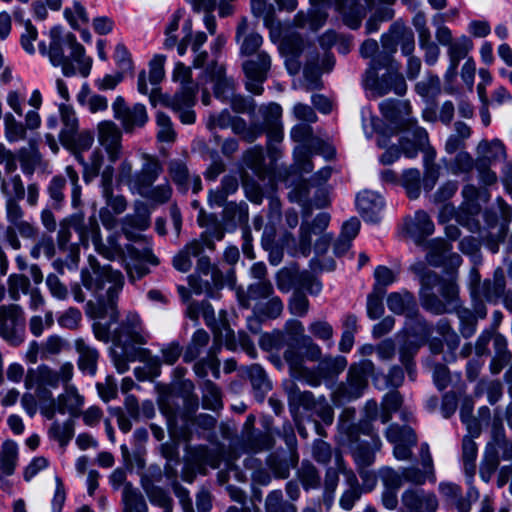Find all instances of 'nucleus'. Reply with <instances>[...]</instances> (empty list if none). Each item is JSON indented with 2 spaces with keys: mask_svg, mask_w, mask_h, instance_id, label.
<instances>
[{
  "mask_svg": "<svg viewBox=\"0 0 512 512\" xmlns=\"http://www.w3.org/2000/svg\"><path fill=\"white\" fill-rule=\"evenodd\" d=\"M209 81L214 83L213 90L216 98L228 101L233 96L236 83L233 78L227 77L225 67L213 62L205 69Z\"/></svg>",
  "mask_w": 512,
  "mask_h": 512,
  "instance_id": "obj_25",
  "label": "nucleus"
},
{
  "mask_svg": "<svg viewBox=\"0 0 512 512\" xmlns=\"http://www.w3.org/2000/svg\"><path fill=\"white\" fill-rule=\"evenodd\" d=\"M113 341L116 345L145 344L148 334L145 332L142 320L137 313L129 312L125 319L113 331Z\"/></svg>",
  "mask_w": 512,
  "mask_h": 512,
  "instance_id": "obj_17",
  "label": "nucleus"
},
{
  "mask_svg": "<svg viewBox=\"0 0 512 512\" xmlns=\"http://www.w3.org/2000/svg\"><path fill=\"white\" fill-rule=\"evenodd\" d=\"M478 151L483 155V158H480L483 162L492 163L506 159L505 146L497 139L491 142L482 141L478 145Z\"/></svg>",
  "mask_w": 512,
  "mask_h": 512,
  "instance_id": "obj_52",
  "label": "nucleus"
},
{
  "mask_svg": "<svg viewBox=\"0 0 512 512\" xmlns=\"http://www.w3.org/2000/svg\"><path fill=\"white\" fill-rule=\"evenodd\" d=\"M285 391L291 409L302 407L304 410L316 414L325 424L333 422V410L324 398L315 399L312 392L301 391L293 382L285 385Z\"/></svg>",
  "mask_w": 512,
  "mask_h": 512,
  "instance_id": "obj_9",
  "label": "nucleus"
},
{
  "mask_svg": "<svg viewBox=\"0 0 512 512\" xmlns=\"http://www.w3.org/2000/svg\"><path fill=\"white\" fill-rule=\"evenodd\" d=\"M493 348L494 356L490 361L489 370L493 375H497L511 363L512 352L508 349L506 337L500 333H496L493 337Z\"/></svg>",
  "mask_w": 512,
  "mask_h": 512,
  "instance_id": "obj_36",
  "label": "nucleus"
},
{
  "mask_svg": "<svg viewBox=\"0 0 512 512\" xmlns=\"http://www.w3.org/2000/svg\"><path fill=\"white\" fill-rule=\"evenodd\" d=\"M196 265V274L188 278L189 285L196 294L205 293L212 296L214 290H219L224 286L223 274L211 264L208 256H198Z\"/></svg>",
  "mask_w": 512,
  "mask_h": 512,
  "instance_id": "obj_11",
  "label": "nucleus"
},
{
  "mask_svg": "<svg viewBox=\"0 0 512 512\" xmlns=\"http://www.w3.org/2000/svg\"><path fill=\"white\" fill-rule=\"evenodd\" d=\"M74 347L78 353L77 365L79 370L90 376H94L97 372V364L99 352L82 338H78L74 342Z\"/></svg>",
  "mask_w": 512,
  "mask_h": 512,
  "instance_id": "obj_33",
  "label": "nucleus"
},
{
  "mask_svg": "<svg viewBox=\"0 0 512 512\" xmlns=\"http://www.w3.org/2000/svg\"><path fill=\"white\" fill-rule=\"evenodd\" d=\"M374 371V363L368 359L351 365L346 382L341 383L337 389L338 396L347 401L361 397L368 385V378L373 376Z\"/></svg>",
  "mask_w": 512,
  "mask_h": 512,
  "instance_id": "obj_10",
  "label": "nucleus"
},
{
  "mask_svg": "<svg viewBox=\"0 0 512 512\" xmlns=\"http://www.w3.org/2000/svg\"><path fill=\"white\" fill-rule=\"evenodd\" d=\"M203 251V245L200 240L193 239L189 241L173 257V267L179 272H188L192 267V258L200 256L203 253Z\"/></svg>",
  "mask_w": 512,
  "mask_h": 512,
  "instance_id": "obj_37",
  "label": "nucleus"
},
{
  "mask_svg": "<svg viewBox=\"0 0 512 512\" xmlns=\"http://www.w3.org/2000/svg\"><path fill=\"white\" fill-rule=\"evenodd\" d=\"M373 421L362 417L357 424L348 427L347 442L373 441L374 436H379L373 426Z\"/></svg>",
  "mask_w": 512,
  "mask_h": 512,
  "instance_id": "obj_44",
  "label": "nucleus"
},
{
  "mask_svg": "<svg viewBox=\"0 0 512 512\" xmlns=\"http://www.w3.org/2000/svg\"><path fill=\"white\" fill-rule=\"evenodd\" d=\"M243 62L242 68L248 79L246 89L255 94L261 95L264 91L263 83L267 80L271 68V58L265 51H259L256 55Z\"/></svg>",
  "mask_w": 512,
  "mask_h": 512,
  "instance_id": "obj_15",
  "label": "nucleus"
},
{
  "mask_svg": "<svg viewBox=\"0 0 512 512\" xmlns=\"http://www.w3.org/2000/svg\"><path fill=\"white\" fill-rule=\"evenodd\" d=\"M123 130L112 120H103L97 125V138L104 148L111 163H115L122 155Z\"/></svg>",
  "mask_w": 512,
  "mask_h": 512,
  "instance_id": "obj_19",
  "label": "nucleus"
},
{
  "mask_svg": "<svg viewBox=\"0 0 512 512\" xmlns=\"http://www.w3.org/2000/svg\"><path fill=\"white\" fill-rule=\"evenodd\" d=\"M123 512H148L144 496L138 488L127 485L122 489Z\"/></svg>",
  "mask_w": 512,
  "mask_h": 512,
  "instance_id": "obj_43",
  "label": "nucleus"
},
{
  "mask_svg": "<svg viewBox=\"0 0 512 512\" xmlns=\"http://www.w3.org/2000/svg\"><path fill=\"white\" fill-rule=\"evenodd\" d=\"M88 260L92 273L88 270H82L81 281L83 286L94 293H98L104 289L105 283L110 284L101 302L102 308L109 317V324L96 322L92 326L95 338L108 343L111 339L110 325L116 323L119 318L117 301L124 286V276L120 271L113 270L110 266H100L93 256H89Z\"/></svg>",
  "mask_w": 512,
  "mask_h": 512,
  "instance_id": "obj_1",
  "label": "nucleus"
},
{
  "mask_svg": "<svg viewBox=\"0 0 512 512\" xmlns=\"http://www.w3.org/2000/svg\"><path fill=\"white\" fill-rule=\"evenodd\" d=\"M453 313H455L459 319V331L462 337L466 339L471 338L477 330L478 319H481L476 314L474 308L471 310L463 307L459 301L455 305Z\"/></svg>",
  "mask_w": 512,
  "mask_h": 512,
  "instance_id": "obj_40",
  "label": "nucleus"
},
{
  "mask_svg": "<svg viewBox=\"0 0 512 512\" xmlns=\"http://www.w3.org/2000/svg\"><path fill=\"white\" fill-rule=\"evenodd\" d=\"M73 373L74 367L70 362L62 364L58 371L42 365L37 369V380L40 386L57 388L60 384L64 386L68 384L73 377Z\"/></svg>",
  "mask_w": 512,
  "mask_h": 512,
  "instance_id": "obj_27",
  "label": "nucleus"
},
{
  "mask_svg": "<svg viewBox=\"0 0 512 512\" xmlns=\"http://www.w3.org/2000/svg\"><path fill=\"white\" fill-rule=\"evenodd\" d=\"M407 230L416 242L420 243L434 233L435 226L430 216L425 211L419 210L415 213V217L408 225Z\"/></svg>",
  "mask_w": 512,
  "mask_h": 512,
  "instance_id": "obj_39",
  "label": "nucleus"
},
{
  "mask_svg": "<svg viewBox=\"0 0 512 512\" xmlns=\"http://www.w3.org/2000/svg\"><path fill=\"white\" fill-rule=\"evenodd\" d=\"M427 261L433 266H442L449 262L453 267H459L462 258L452 252V245L444 239H434L430 243V251L427 254Z\"/></svg>",
  "mask_w": 512,
  "mask_h": 512,
  "instance_id": "obj_29",
  "label": "nucleus"
},
{
  "mask_svg": "<svg viewBox=\"0 0 512 512\" xmlns=\"http://www.w3.org/2000/svg\"><path fill=\"white\" fill-rule=\"evenodd\" d=\"M82 240L90 237L95 250L99 255L107 260H122L125 261L126 247L123 248L120 244V235L113 233L103 241L101 238L100 227L95 217H90L88 222L79 228Z\"/></svg>",
  "mask_w": 512,
  "mask_h": 512,
  "instance_id": "obj_6",
  "label": "nucleus"
},
{
  "mask_svg": "<svg viewBox=\"0 0 512 512\" xmlns=\"http://www.w3.org/2000/svg\"><path fill=\"white\" fill-rule=\"evenodd\" d=\"M322 351L320 346L314 342L311 336L303 338V341L297 346L289 344L284 351L283 357L289 366L290 374L296 379H305L311 385L320 384L318 379H309L310 371L304 366V360L318 361L320 360Z\"/></svg>",
  "mask_w": 512,
  "mask_h": 512,
  "instance_id": "obj_5",
  "label": "nucleus"
},
{
  "mask_svg": "<svg viewBox=\"0 0 512 512\" xmlns=\"http://www.w3.org/2000/svg\"><path fill=\"white\" fill-rule=\"evenodd\" d=\"M57 410L64 415L68 413L71 417H78L84 405V397L81 396L75 386L65 385L64 392L58 395Z\"/></svg>",
  "mask_w": 512,
  "mask_h": 512,
  "instance_id": "obj_34",
  "label": "nucleus"
},
{
  "mask_svg": "<svg viewBox=\"0 0 512 512\" xmlns=\"http://www.w3.org/2000/svg\"><path fill=\"white\" fill-rule=\"evenodd\" d=\"M243 161L245 165L250 168L258 178H265V156L261 147H253L247 150L244 154Z\"/></svg>",
  "mask_w": 512,
  "mask_h": 512,
  "instance_id": "obj_55",
  "label": "nucleus"
},
{
  "mask_svg": "<svg viewBox=\"0 0 512 512\" xmlns=\"http://www.w3.org/2000/svg\"><path fill=\"white\" fill-rule=\"evenodd\" d=\"M202 389V406L204 409L216 411L223 407L222 393L220 388L211 380L203 381Z\"/></svg>",
  "mask_w": 512,
  "mask_h": 512,
  "instance_id": "obj_50",
  "label": "nucleus"
},
{
  "mask_svg": "<svg viewBox=\"0 0 512 512\" xmlns=\"http://www.w3.org/2000/svg\"><path fill=\"white\" fill-rule=\"evenodd\" d=\"M501 460H512V442L506 436L502 420L495 417L492 422L490 440L487 442L479 465V476L489 483L499 468Z\"/></svg>",
  "mask_w": 512,
  "mask_h": 512,
  "instance_id": "obj_4",
  "label": "nucleus"
},
{
  "mask_svg": "<svg viewBox=\"0 0 512 512\" xmlns=\"http://www.w3.org/2000/svg\"><path fill=\"white\" fill-rule=\"evenodd\" d=\"M172 193L173 190L170 183L165 181L164 183L156 186L152 185L147 190H142V192H139L138 194L151 202L164 204L171 199Z\"/></svg>",
  "mask_w": 512,
  "mask_h": 512,
  "instance_id": "obj_63",
  "label": "nucleus"
},
{
  "mask_svg": "<svg viewBox=\"0 0 512 512\" xmlns=\"http://www.w3.org/2000/svg\"><path fill=\"white\" fill-rule=\"evenodd\" d=\"M364 85L377 97L391 91L398 96H403L407 92L405 78L400 73V63L389 53H379L370 61Z\"/></svg>",
  "mask_w": 512,
  "mask_h": 512,
  "instance_id": "obj_3",
  "label": "nucleus"
},
{
  "mask_svg": "<svg viewBox=\"0 0 512 512\" xmlns=\"http://www.w3.org/2000/svg\"><path fill=\"white\" fill-rule=\"evenodd\" d=\"M113 117L121 124L126 134H132L143 128L148 122L146 107L141 103L128 104L122 96H117L112 103Z\"/></svg>",
  "mask_w": 512,
  "mask_h": 512,
  "instance_id": "obj_12",
  "label": "nucleus"
},
{
  "mask_svg": "<svg viewBox=\"0 0 512 512\" xmlns=\"http://www.w3.org/2000/svg\"><path fill=\"white\" fill-rule=\"evenodd\" d=\"M144 483L145 484L142 489L147 495L151 504L161 508H169L173 504V499L170 497L168 491H166L164 488L156 484H150L147 481Z\"/></svg>",
  "mask_w": 512,
  "mask_h": 512,
  "instance_id": "obj_60",
  "label": "nucleus"
},
{
  "mask_svg": "<svg viewBox=\"0 0 512 512\" xmlns=\"http://www.w3.org/2000/svg\"><path fill=\"white\" fill-rule=\"evenodd\" d=\"M75 422L68 419L63 423L54 421L48 429V437L50 440L58 442L60 447L65 448L74 436Z\"/></svg>",
  "mask_w": 512,
  "mask_h": 512,
  "instance_id": "obj_47",
  "label": "nucleus"
},
{
  "mask_svg": "<svg viewBox=\"0 0 512 512\" xmlns=\"http://www.w3.org/2000/svg\"><path fill=\"white\" fill-rule=\"evenodd\" d=\"M141 168L135 171L133 179L134 192L139 193L154 185L164 171L161 160L156 155L143 153Z\"/></svg>",
  "mask_w": 512,
  "mask_h": 512,
  "instance_id": "obj_21",
  "label": "nucleus"
},
{
  "mask_svg": "<svg viewBox=\"0 0 512 512\" xmlns=\"http://www.w3.org/2000/svg\"><path fill=\"white\" fill-rule=\"evenodd\" d=\"M401 185L410 199H417L421 192V173L416 168L407 169L402 173Z\"/></svg>",
  "mask_w": 512,
  "mask_h": 512,
  "instance_id": "obj_57",
  "label": "nucleus"
},
{
  "mask_svg": "<svg viewBox=\"0 0 512 512\" xmlns=\"http://www.w3.org/2000/svg\"><path fill=\"white\" fill-rule=\"evenodd\" d=\"M236 42L240 45V54L244 56L256 55L259 48L262 46V36L249 29L246 19H242L236 29L235 35Z\"/></svg>",
  "mask_w": 512,
  "mask_h": 512,
  "instance_id": "obj_31",
  "label": "nucleus"
},
{
  "mask_svg": "<svg viewBox=\"0 0 512 512\" xmlns=\"http://www.w3.org/2000/svg\"><path fill=\"white\" fill-rule=\"evenodd\" d=\"M126 252L130 260L125 258L123 263L131 283H135L150 273L146 264L159 265V259L153 254L151 245L144 244L142 248H138L134 244H127Z\"/></svg>",
  "mask_w": 512,
  "mask_h": 512,
  "instance_id": "obj_14",
  "label": "nucleus"
},
{
  "mask_svg": "<svg viewBox=\"0 0 512 512\" xmlns=\"http://www.w3.org/2000/svg\"><path fill=\"white\" fill-rule=\"evenodd\" d=\"M336 8L343 16L344 23L351 29H358L366 16V8L360 0H335Z\"/></svg>",
  "mask_w": 512,
  "mask_h": 512,
  "instance_id": "obj_35",
  "label": "nucleus"
},
{
  "mask_svg": "<svg viewBox=\"0 0 512 512\" xmlns=\"http://www.w3.org/2000/svg\"><path fill=\"white\" fill-rule=\"evenodd\" d=\"M380 111L387 120L397 123L400 121L401 115L409 117L410 104L408 102H400L393 99H386L379 105Z\"/></svg>",
  "mask_w": 512,
  "mask_h": 512,
  "instance_id": "obj_51",
  "label": "nucleus"
},
{
  "mask_svg": "<svg viewBox=\"0 0 512 512\" xmlns=\"http://www.w3.org/2000/svg\"><path fill=\"white\" fill-rule=\"evenodd\" d=\"M385 437L390 443H404L417 444V436L415 431L409 426H400L396 423L390 424L386 431Z\"/></svg>",
  "mask_w": 512,
  "mask_h": 512,
  "instance_id": "obj_54",
  "label": "nucleus"
},
{
  "mask_svg": "<svg viewBox=\"0 0 512 512\" xmlns=\"http://www.w3.org/2000/svg\"><path fill=\"white\" fill-rule=\"evenodd\" d=\"M347 360L343 356L325 357L318 365L319 374L325 378L334 377L345 370Z\"/></svg>",
  "mask_w": 512,
  "mask_h": 512,
  "instance_id": "obj_62",
  "label": "nucleus"
},
{
  "mask_svg": "<svg viewBox=\"0 0 512 512\" xmlns=\"http://www.w3.org/2000/svg\"><path fill=\"white\" fill-rule=\"evenodd\" d=\"M400 129L410 133L413 140L401 138L399 142L400 153L402 152L407 158H415L420 149H424L428 145L429 137L427 131L417 125V121L413 118H405L401 121Z\"/></svg>",
  "mask_w": 512,
  "mask_h": 512,
  "instance_id": "obj_20",
  "label": "nucleus"
},
{
  "mask_svg": "<svg viewBox=\"0 0 512 512\" xmlns=\"http://www.w3.org/2000/svg\"><path fill=\"white\" fill-rule=\"evenodd\" d=\"M327 14L322 10V6L313 7L307 14L300 11L295 16V24L298 27L309 25L311 29H319L325 22Z\"/></svg>",
  "mask_w": 512,
  "mask_h": 512,
  "instance_id": "obj_56",
  "label": "nucleus"
},
{
  "mask_svg": "<svg viewBox=\"0 0 512 512\" xmlns=\"http://www.w3.org/2000/svg\"><path fill=\"white\" fill-rule=\"evenodd\" d=\"M191 458L198 472L205 473L207 466L213 469L220 466L222 454L218 449H210L207 446H198L193 450Z\"/></svg>",
  "mask_w": 512,
  "mask_h": 512,
  "instance_id": "obj_38",
  "label": "nucleus"
},
{
  "mask_svg": "<svg viewBox=\"0 0 512 512\" xmlns=\"http://www.w3.org/2000/svg\"><path fill=\"white\" fill-rule=\"evenodd\" d=\"M473 49V41L466 35L455 38L454 42L447 48L449 66L445 73L446 81H453L458 74L460 61L467 60L470 51Z\"/></svg>",
  "mask_w": 512,
  "mask_h": 512,
  "instance_id": "obj_24",
  "label": "nucleus"
},
{
  "mask_svg": "<svg viewBox=\"0 0 512 512\" xmlns=\"http://www.w3.org/2000/svg\"><path fill=\"white\" fill-rule=\"evenodd\" d=\"M198 224L205 228V231L201 233L200 237L196 240H200L203 245V249L206 247L209 250L215 249L214 240L220 241L224 238L225 230L222 223L218 220L214 214L202 215L198 217Z\"/></svg>",
  "mask_w": 512,
  "mask_h": 512,
  "instance_id": "obj_30",
  "label": "nucleus"
},
{
  "mask_svg": "<svg viewBox=\"0 0 512 512\" xmlns=\"http://www.w3.org/2000/svg\"><path fill=\"white\" fill-rule=\"evenodd\" d=\"M387 306L393 313L406 315L409 318H413L418 314L417 301L414 295L407 290L389 294L387 297Z\"/></svg>",
  "mask_w": 512,
  "mask_h": 512,
  "instance_id": "obj_32",
  "label": "nucleus"
},
{
  "mask_svg": "<svg viewBox=\"0 0 512 512\" xmlns=\"http://www.w3.org/2000/svg\"><path fill=\"white\" fill-rule=\"evenodd\" d=\"M265 508L267 512H297L293 504L283 500L281 490H273L267 495Z\"/></svg>",
  "mask_w": 512,
  "mask_h": 512,
  "instance_id": "obj_64",
  "label": "nucleus"
},
{
  "mask_svg": "<svg viewBox=\"0 0 512 512\" xmlns=\"http://www.w3.org/2000/svg\"><path fill=\"white\" fill-rule=\"evenodd\" d=\"M297 476L305 490L316 489L320 486V475L317 468L309 461H303L297 471Z\"/></svg>",
  "mask_w": 512,
  "mask_h": 512,
  "instance_id": "obj_59",
  "label": "nucleus"
},
{
  "mask_svg": "<svg viewBox=\"0 0 512 512\" xmlns=\"http://www.w3.org/2000/svg\"><path fill=\"white\" fill-rule=\"evenodd\" d=\"M18 455V447L15 442L6 440L0 449V473L9 476L14 473Z\"/></svg>",
  "mask_w": 512,
  "mask_h": 512,
  "instance_id": "obj_49",
  "label": "nucleus"
},
{
  "mask_svg": "<svg viewBox=\"0 0 512 512\" xmlns=\"http://www.w3.org/2000/svg\"><path fill=\"white\" fill-rule=\"evenodd\" d=\"M403 506L407 512H436L439 508V500L432 491L409 488L401 495Z\"/></svg>",
  "mask_w": 512,
  "mask_h": 512,
  "instance_id": "obj_22",
  "label": "nucleus"
},
{
  "mask_svg": "<svg viewBox=\"0 0 512 512\" xmlns=\"http://www.w3.org/2000/svg\"><path fill=\"white\" fill-rule=\"evenodd\" d=\"M50 44L47 50L45 44H39V51L48 55L54 66H60L66 77L79 73L88 77L92 68V59L85 54V48L77 41L73 33L62 35L60 28L50 30Z\"/></svg>",
  "mask_w": 512,
  "mask_h": 512,
  "instance_id": "obj_2",
  "label": "nucleus"
},
{
  "mask_svg": "<svg viewBox=\"0 0 512 512\" xmlns=\"http://www.w3.org/2000/svg\"><path fill=\"white\" fill-rule=\"evenodd\" d=\"M197 85L193 82L183 84L173 97L166 101V105L172 109L192 108L195 103Z\"/></svg>",
  "mask_w": 512,
  "mask_h": 512,
  "instance_id": "obj_46",
  "label": "nucleus"
},
{
  "mask_svg": "<svg viewBox=\"0 0 512 512\" xmlns=\"http://www.w3.org/2000/svg\"><path fill=\"white\" fill-rule=\"evenodd\" d=\"M292 281L296 291L305 290L312 295H317L322 289L321 283L307 270L295 274Z\"/></svg>",
  "mask_w": 512,
  "mask_h": 512,
  "instance_id": "obj_61",
  "label": "nucleus"
},
{
  "mask_svg": "<svg viewBox=\"0 0 512 512\" xmlns=\"http://www.w3.org/2000/svg\"><path fill=\"white\" fill-rule=\"evenodd\" d=\"M246 373L255 391V397L262 400L271 389L265 370L259 364H253L247 368Z\"/></svg>",
  "mask_w": 512,
  "mask_h": 512,
  "instance_id": "obj_45",
  "label": "nucleus"
},
{
  "mask_svg": "<svg viewBox=\"0 0 512 512\" xmlns=\"http://www.w3.org/2000/svg\"><path fill=\"white\" fill-rule=\"evenodd\" d=\"M248 218V205L245 202L239 204L230 202L223 210V219L233 226L247 225Z\"/></svg>",
  "mask_w": 512,
  "mask_h": 512,
  "instance_id": "obj_53",
  "label": "nucleus"
},
{
  "mask_svg": "<svg viewBox=\"0 0 512 512\" xmlns=\"http://www.w3.org/2000/svg\"><path fill=\"white\" fill-rule=\"evenodd\" d=\"M444 300L433 292H420L422 307L435 315L453 313L455 305L459 302V288L456 281H444L439 290Z\"/></svg>",
  "mask_w": 512,
  "mask_h": 512,
  "instance_id": "obj_13",
  "label": "nucleus"
},
{
  "mask_svg": "<svg viewBox=\"0 0 512 512\" xmlns=\"http://www.w3.org/2000/svg\"><path fill=\"white\" fill-rule=\"evenodd\" d=\"M168 172L173 182L180 190L187 191L189 189V170L183 161L179 159L171 160L168 166Z\"/></svg>",
  "mask_w": 512,
  "mask_h": 512,
  "instance_id": "obj_58",
  "label": "nucleus"
},
{
  "mask_svg": "<svg viewBox=\"0 0 512 512\" xmlns=\"http://www.w3.org/2000/svg\"><path fill=\"white\" fill-rule=\"evenodd\" d=\"M506 288V278L502 268H497L492 278L483 280L478 290L473 292L472 306L478 317L485 319L487 316V307L485 301L490 304H498L501 295L504 294Z\"/></svg>",
  "mask_w": 512,
  "mask_h": 512,
  "instance_id": "obj_8",
  "label": "nucleus"
},
{
  "mask_svg": "<svg viewBox=\"0 0 512 512\" xmlns=\"http://www.w3.org/2000/svg\"><path fill=\"white\" fill-rule=\"evenodd\" d=\"M0 336L11 346H19L26 337V319L17 304L0 306Z\"/></svg>",
  "mask_w": 512,
  "mask_h": 512,
  "instance_id": "obj_7",
  "label": "nucleus"
},
{
  "mask_svg": "<svg viewBox=\"0 0 512 512\" xmlns=\"http://www.w3.org/2000/svg\"><path fill=\"white\" fill-rule=\"evenodd\" d=\"M306 219L303 218L299 229V250L304 256L311 251L312 235L322 234L328 227L331 217L327 212H321L311 222Z\"/></svg>",
  "mask_w": 512,
  "mask_h": 512,
  "instance_id": "obj_23",
  "label": "nucleus"
},
{
  "mask_svg": "<svg viewBox=\"0 0 512 512\" xmlns=\"http://www.w3.org/2000/svg\"><path fill=\"white\" fill-rule=\"evenodd\" d=\"M384 205L382 196L373 191H363L356 197L357 210L366 222H379Z\"/></svg>",
  "mask_w": 512,
  "mask_h": 512,
  "instance_id": "obj_26",
  "label": "nucleus"
},
{
  "mask_svg": "<svg viewBox=\"0 0 512 512\" xmlns=\"http://www.w3.org/2000/svg\"><path fill=\"white\" fill-rule=\"evenodd\" d=\"M383 51L381 53L393 54L400 46L401 53L408 56L415 51V37L413 31L403 24L398 22L390 26L388 34H384L381 38Z\"/></svg>",
  "mask_w": 512,
  "mask_h": 512,
  "instance_id": "obj_16",
  "label": "nucleus"
},
{
  "mask_svg": "<svg viewBox=\"0 0 512 512\" xmlns=\"http://www.w3.org/2000/svg\"><path fill=\"white\" fill-rule=\"evenodd\" d=\"M478 455V446L470 436H464L462 439V462L464 473L469 482H471L476 473V459Z\"/></svg>",
  "mask_w": 512,
  "mask_h": 512,
  "instance_id": "obj_42",
  "label": "nucleus"
},
{
  "mask_svg": "<svg viewBox=\"0 0 512 512\" xmlns=\"http://www.w3.org/2000/svg\"><path fill=\"white\" fill-rule=\"evenodd\" d=\"M1 193L5 200H23L26 195L27 204L35 207L39 201L40 187L38 183L32 182L25 188L21 175L12 173L4 179Z\"/></svg>",
  "mask_w": 512,
  "mask_h": 512,
  "instance_id": "obj_18",
  "label": "nucleus"
},
{
  "mask_svg": "<svg viewBox=\"0 0 512 512\" xmlns=\"http://www.w3.org/2000/svg\"><path fill=\"white\" fill-rule=\"evenodd\" d=\"M356 467H370L375 462V454L382 447L379 436H374L373 441L347 442Z\"/></svg>",
  "mask_w": 512,
  "mask_h": 512,
  "instance_id": "obj_28",
  "label": "nucleus"
},
{
  "mask_svg": "<svg viewBox=\"0 0 512 512\" xmlns=\"http://www.w3.org/2000/svg\"><path fill=\"white\" fill-rule=\"evenodd\" d=\"M59 114L62 123V128L59 132V140L63 143L64 141L71 140L72 135L79 130V120L75 110L65 104L59 106Z\"/></svg>",
  "mask_w": 512,
  "mask_h": 512,
  "instance_id": "obj_41",
  "label": "nucleus"
},
{
  "mask_svg": "<svg viewBox=\"0 0 512 512\" xmlns=\"http://www.w3.org/2000/svg\"><path fill=\"white\" fill-rule=\"evenodd\" d=\"M274 445V439L268 432L253 431L247 433L243 438V447L251 452L269 450Z\"/></svg>",
  "mask_w": 512,
  "mask_h": 512,
  "instance_id": "obj_48",
  "label": "nucleus"
}]
</instances>
